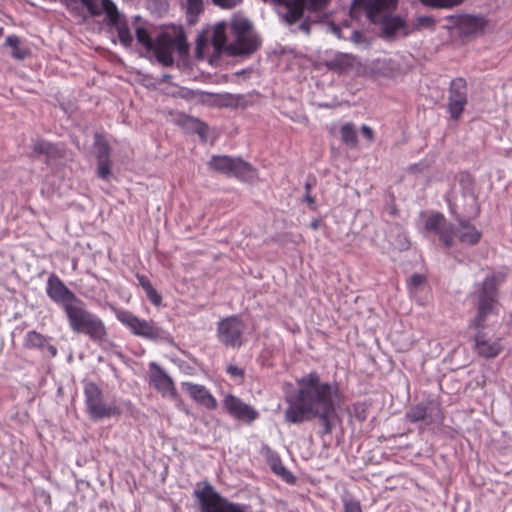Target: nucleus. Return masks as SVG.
Masks as SVG:
<instances>
[{
  "instance_id": "de8ad7c7",
  "label": "nucleus",
  "mask_w": 512,
  "mask_h": 512,
  "mask_svg": "<svg viewBox=\"0 0 512 512\" xmlns=\"http://www.w3.org/2000/svg\"><path fill=\"white\" fill-rule=\"evenodd\" d=\"M205 47H206L205 41L199 38L197 40V44H196V48H195V55H196V58H198L199 60H202L205 58V54H204Z\"/></svg>"
},
{
  "instance_id": "4be33fe9",
  "label": "nucleus",
  "mask_w": 512,
  "mask_h": 512,
  "mask_svg": "<svg viewBox=\"0 0 512 512\" xmlns=\"http://www.w3.org/2000/svg\"><path fill=\"white\" fill-rule=\"evenodd\" d=\"M356 63L357 60L353 55L337 53L326 62V65L330 70L341 74L352 70Z\"/></svg>"
},
{
  "instance_id": "8fccbe9b",
  "label": "nucleus",
  "mask_w": 512,
  "mask_h": 512,
  "mask_svg": "<svg viewBox=\"0 0 512 512\" xmlns=\"http://www.w3.org/2000/svg\"><path fill=\"white\" fill-rule=\"evenodd\" d=\"M307 18H308V19H306L305 21H303V22L300 24V26H299L300 30H302V31H303V32H305L306 34H308V33H309V31H310V25H311V23H313V24L318 23V19L312 20V19L310 18V16H308Z\"/></svg>"
},
{
  "instance_id": "b1692460",
  "label": "nucleus",
  "mask_w": 512,
  "mask_h": 512,
  "mask_svg": "<svg viewBox=\"0 0 512 512\" xmlns=\"http://www.w3.org/2000/svg\"><path fill=\"white\" fill-rule=\"evenodd\" d=\"M444 419L443 411L441 405L437 402L431 401L428 403H424L423 408V419L422 425L431 426V425H440Z\"/></svg>"
},
{
  "instance_id": "5701e85b",
  "label": "nucleus",
  "mask_w": 512,
  "mask_h": 512,
  "mask_svg": "<svg viewBox=\"0 0 512 512\" xmlns=\"http://www.w3.org/2000/svg\"><path fill=\"white\" fill-rule=\"evenodd\" d=\"M211 44L214 48L215 54L218 56L222 53L228 55V47L230 43L227 42L226 39V24L225 23H217L213 27L212 36H211Z\"/></svg>"
},
{
  "instance_id": "f257e3e1",
  "label": "nucleus",
  "mask_w": 512,
  "mask_h": 512,
  "mask_svg": "<svg viewBox=\"0 0 512 512\" xmlns=\"http://www.w3.org/2000/svg\"><path fill=\"white\" fill-rule=\"evenodd\" d=\"M297 385L296 393L286 397L285 420L288 423L300 424L317 418L322 433L331 434L338 418L337 410L342 403L338 385L321 381L316 371L298 379Z\"/></svg>"
},
{
  "instance_id": "09e8293b",
  "label": "nucleus",
  "mask_w": 512,
  "mask_h": 512,
  "mask_svg": "<svg viewBox=\"0 0 512 512\" xmlns=\"http://www.w3.org/2000/svg\"><path fill=\"white\" fill-rule=\"evenodd\" d=\"M419 26L432 27L434 25V19L429 16H422L417 19Z\"/></svg>"
},
{
  "instance_id": "9b49d317",
  "label": "nucleus",
  "mask_w": 512,
  "mask_h": 512,
  "mask_svg": "<svg viewBox=\"0 0 512 512\" xmlns=\"http://www.w3.org/2000/svg\"><path fill=\"white\" fill-rule=\"evenodd\" d=\"M225 410L235 419L251 423L259 417V412L239 397L227 394L223 399Z\"/></svg>"
},
{
  "instance_id": "473e14b6",
  "label": "nucleus",
  "mask_w": 512,
  "mask_h": 512,
  "mask_svg": "<svg viewBox=\"0 0 512 512\" xmlns=\"http://www.w3.org/2000/svg\"><path fill=\"white\" fill-rule=\"evenodd\" d=\"M47 342V337L38 333L35 330L27 332L24 338V345L30 349H44Z\"/></svg>"
},
{
  "instance_id": "ddd939ff",
  "label": "nucleus",
  "mask_w": 512,
  "mask_h": 512,
  "mask_svg": "<svg viewBox=\"0 0 512 512\" xmlns=\"http://www.w3.org/2000/svg\"><path fill=\"white\" fill-rule=\"evenodd\" d=\"M427 231L433 232L439 236L440 241L447 247L454 243L455 229L451 223H448L445 217L436 213L429 216L425 222Z\"/></svg>"
},
{
  "instance_id": "603ef678",
  "label": "nucleus",
  "mask_w": 512,
  "mask_h": 512,
  "mask_svg": "<svg viewBox=\"0 0 512 512\" xmlns=\"http://www.w3.org/2000/svg\"><path fill=\"white\" fill-rule=\"evenodd\" d=\"M362 38H363V35L361 32L359 31H353L352 34H351V40L355 43V44H359L361 43L362 41Z\"/></svg>"
},
{
  "instance_id": "4c0bfd02",
  "label": "nucleus",
  "mask_w": 512,
  "mask_h": 512,
  "mask_svg": "<svg viewBox=\"0 0 512 512\" xmlns=\"http://www.w3.org/2000/svg\"><path fill=\"white\" fill-rule=\"evenodd\" d=\"M33 152L36 154H45L47 156H54L57 152L56 147L47 141L37 140L33 143Z\"/></svg>"
},
{
  "instance_id": "c756f323",
  "label": "nucleus",
  "mask_w": 512,
  "mask_h": 512,
  "mask_svg": "<svg viewBox=\"0 0 512 512\" xmlns=\"http://www.w3.org/2000/svg\"><path fill=\"white\" fill-rule=\"evenodd\" d=\"M140 18H135V35L137 42L141 44L147 51L155 46L154 41L144 24L139 23Z\"/></svg>"
},
{
  "instance_id": "dca6fc26",
  "label": "nucleus",
  "mask_w": 512,
  "mask_h": 512,
  "mask_svg": "<svg viewBox=\"0 0 512 512\" xmlns=\"http://www.w3.org/2000/svg\"><path fill=\"white\" fill-rule=\"evenodd\" d=\"M182 387L199 405L211 410L217 407V400L205 386L191 382H183Z\"/></svg>"
},
{
  "instance_id": "aec40b11",
  "label": "nucleus",
  "mask_w": 512,
  "mask_h": 512,
  "mask_svg": "<svg viewBox=\"0 0 512 512\" xmlns=\"http://www.w3.org/2000/svg\"><path fill=\"white\" fill-rule=\"evenodd\" d=\"M399 67L392 59H376L369 65L370 73L375 77H394Z\"/></svg>"
},
{
  "instance_id": "a211bd4d",
  "label": "nucleus",
  "mask_w": 512,
  "mask_h": 512,
  "mask_svg": "<svg viewBox=\"0 0 512 512\" xmlns=\"http://www.w3.org/2000/svg\"><path fill=\"white\" fill-rule=\"evenodd\" d=\"M106 21L109 26L114 27L116 29L120 43L124 47H130L134 40L133 35L130 32L126 20L119 13V11L117 10L115 12V15H113L111 18H108Z\"/></svg>"
},
{
  "instance_id": "58836bf2",
  "label": "nucleus",
  "mask_w": 512,
  "mask_h": 512,
  "mask_svg": "<svg viewBox=\"0 0 512 512\" xmlns=\"http://www.w3.org/2000/svg\"><path fill=\"white\" fill-rule=\"evenodd\" d=\"M173 50L176 49L180 55H185L188 52V44L185 35L180 32L174 37H170Z\"/></svg>"
},
{
  "instance_id": "bb28decb",
  "label": "nucleus",
  "mask_w": 512,
  "mask_h": 512,
  "mask_svg": "<svg viewBox=\"0 0 512 512\" xmlns=\"http://www.w3.org/2000/svg\"><path fill=\"white\" fill-rule=\"evenodd\" d=\"M5 45L11 49V55L17 60H24L30 53V50L23 46L21 39L16 35L6 37Z\"/></svg>"
},
{
  "instance_id": "39448f33",
  "label": "nucleus",
  "mask_w": 512,
  "mask_h": 512,
  "mask_svg": "<svg viewBox=\"0 0 512 512\" xmlns=\"http://www.w3.org/2000/svg\"><path fill=\"white\" fill-rule=\"evenodd\" d=\"M114 311L117 320L129 328L134 335L151 341L165 340L168 338L167 332L156 326L153 321L140 319L128 310L115 309Z\"/></svg>"
},
{
  "instance_id": "1a4fd4ad",
  "label": "nucleus",
  "mask_w": 512,
  "mask_h": 512,
  "mask_svg": "<svg viewBox=\"0 0 512 512\" xmlns=\"http://www.w3.org/2000/svg\"><path fill=\"white\" fill-rule=\"evenodd\" d=\"M46 293L52 301L62 305L65 313L67 312L68 306H74L80 301V299L66 287L63 281L54 274L49 276L47 280Z\"/></svg>"
},
{
  "instance_id": "3c124183",
  "label": "nucleus",
  "mask_w": 512,
  "mask_h": 512,
  "mask_svg": "<svg viewBox=\"0 0 512 512\" xmlns=\"http://www.w3.org/2000/svg\"><path fill=\"white\" fill-rule=\"evenodd\" d=\"M361 133L362 135L369 141H373L374 140V132L372 130L371 127L367 126V125H362L361 126Z\"/></svg>"
},
{
  "instance_id": "6e6552de",
  "label": "nucleus",
  "mask_w": 512,
  "mask_h": 512,
  "mask_svg": "<svg viewBox=\"0 0 512 512\" xmlns=\"http://www.w3.org/2000/svg\"><path fill=\"white\" fill-rule=\"evenodd\" d=\"M285 7L284 18L288 24L295 23L300 19L304 10L319 12L323 10L330 0H275Z\"/></svg>"
},
{
  "instance_id": "4d7b16f0",
  "label": "nucleus",
  "mask_w": 512,
  "mask_h": 512,
  "mask_svg": "<svg viewBox=\"0 0 512 512\" xmlns=\"http://www.w3.org/2000/svg\"><path fill=\"white\" fill-rule=\"evenodd\" d=\"M305 189H306V193H307V192H310V190H311V184H310V183H306V184H305Z\"/></svg>"
},
{
  "instance_id": "a18cd8bd",
  "label": "nucleus",
  "mask_w": 512,
  "mask_h": 512,
  "mask_svg": "<svg viewBox=\"0 0 512 512\" xmlns=\"http://www.w3.org/2000/svg\"><path fill=\"white\" fill-rule=\"evenodd\" d=\"M226 372L235 379H242L244 377V370L237 365L229 364L226 368Z\"/></svg>"
},
{
  "instance_id": "2f4dec72",
  "label": "nucleus",
  "mask_w": 512,
  "mask_h": 512,
  "mask_svg": "<svg viewBox=\"0 0 512 512\" xmlns=\"http://www.w3.org/2000/svg\"><path fill=\"white\" fill-rule=\"evenodd\" d=\"M234 37L254 32L251 23L244 17H234L230 23Z\"/></svg>"
},
{
  "instance_id": "f3484780",
  "label": "nucleus",
  "mask_w": 512,
  "mask_h": 512,
  "mask_svg": "<svg viewBox=\"0 0 512 512\" xmlns=\"http://www.w3.org/2000/svg\"><path fill=\"white\" fill-rule=\"evenodd\" d=\"M155 46L150 51L155 53L157 60L165 66L173 63V46L170 36L162 34L154 41Z\"/></svg>"
},
{
  "instance_id": "ea45409f",
  "label": "nucleus",
  "mask_w": 512,
  "mask_h": 512,
  "mask_svg": "<svg viewBox=\"0 0 512 512\" xmlns=\"http://www.w3.org/2000/svg\"><path fill=\"white\" fill-rule=\"evenodd\" d=\"M424 403L414 405L406 412V418L412 423H421L423 419Z\"/></svg>"
},
{
  "instance_id": "c9c22d12",
  "label": "nucleus",
  "mask_w": 512,
  "mask_h": 512,
  "mask_svg": "<svg viewBox=\"0 0 512 512\" xmlns=\"http://www.w3.org/2000/svg\"><path fill=\"white\" fill-rule=\"evenodd\" d=\"M94 145L97 149V160L110 159L109 144L101 135H95Z\"/></svg>"
},
{
  "instance_id": "f8f14e48",
  "label": "nucleus",
  "mask_w": 512,
  "mask_h": 512,
  "mask_svg": "<svg viewBox=\"0 0 512 512\" xmlns=\"http://www.w3.org/2000/svg\"><path fill=\"white\" fill-rule=\"evenodd\" d=\"M149 384L164 397H170L172 399L177 397L173 380L156 362L149 364Z\"/></svg>"
},
{
  "instance_id": "4468645a",
  "label": "nucleus",
  "mask_w": 512,
  "mask_h": 512,
  "mask_svg": "<svg viewBox=\"0 0 512 512\" xmlns=\"http://www.w3.org/2000/svg\"><path fill=\"white\" fill-rule=\"evenodd\" d=\"M397 0H354L352 11L363 8L367 17L382 19L391 9H395Z\"/></svg>"
},
{
  "instance_id": "7c9ffc66",
  "label": "nucleus",
  "mask_w": 512,
  "mask_h": 512,
  "mask_svg": "<svg viewBox=\"0 0 512 512\" xmlns=\"http://www.w3.org/2000/svg\"><path fill=\"white\" fill-rule=\"evenodd\" d=\"M180 124L187 130L193 131L200 135L202 138H205L208 127L205 123L200 121L199 119L184 115L180 118Z\"/></svg>"
},
{
  "instance_id": "393cba45",
  "label": "nucleus",
  "mask_w": 512,
  "mask_h": 512,
  "mask_svg": "<svg viewBox=\"0 0 512 512\" xmlns=\"http://www.w3.org/2000/svg\"><path fill=\"white\" fill-rule=\"evenodd\" d=\"M486 25V21L482 16L465 15L460 19L459 26L465 35L476 34L481 32Z\"/></svg>"
},
{
  "instance_id": "c85d7f7f",
  "label": "nucleus",
  "mask_w": 512,
  "mask_h": 512,
  "mask_svg": "<svg viewBox=\"0 0 512 512\" xmlns=\"http://www.w3.org/2000/svg\"><path fill=\"white\" fill-rule=\"evenodd\" d=\"M269 465L271 470L278 476H280L286 483L293 484L296 477L283 465L281 459L273 455L269 459Z\"/></svg>"
},
{
  "instance_id": "72a5a7b5",
  "label": "nucleus",
  "mask_w": 512,
  "mask_h": 512,
  "mask_svg": "<svg viewBox=\"0 0 512 512\" xmlns=\"http://www.w3.org/2000/svg\"><path fill=\"white\" fill-rule=\"evenodd\" d=\"M342 141L349 147L355 148L358 144L357 132L352 123H346L340 130Z\"/></svg>"
},
{
  "instance_id": "7ed1b4c3",
  "label": "nucleus",
  "mask_w": 512,
  "mask_h": 512,
  "mask_svg": "<svg viewBox=\"0 0 512 512\" xmlns=\"http://www.w3.org/2000/svg\"><path fill=\"white\" fill-rule=\"evenodd\" d=\"M65 314L74 332L85 333L95 342L106 339L105 324L97 315L86 310L81 300L74 306H68Z\"/></svg>"
},
{
  "instance_id": "f704fd0d",
  "label": "nucleus",
  "mask_w": 512,
  "mask_h": 512,
  "mask_svg": "<svg viewBox=\"0 0 512 512\" xmlns=\"http://www.w3.org/2000/svg\"><path fill=\"white\" fill-rule=\"evenodd\" d=\"M424 6L433 9H452L464 0H419Z\"/></svg>"
},
{
  "instance_id": "79ce46f5",
  "label": "nucleus",
  "mask_w": 512,
  "mask_h": 512,
  "mask_svg": "<svg viewBox=\"0 0 512 512\" xmlns=\"http://www.w3.org/2000/svg\"><path fill=\"white\" fill-rule=\"evenodd\" d=\"M186 10L189 16H197L203 11V0H187Z\"/></svg>"
},
{
  "instance_id": "a19ab883",
  "label": "nucleus",
  "mask_w": 512,
  "mask_h": 512,
  "mask_svg": "<svg viewBox=\"0 0 512 512\" xmlns=\"http://www.w3.org/2000/svg\"><path fill=\"white\" fill-rule=\"evenodd\" d=\"M97 175L99 178L106 180L111 175L110 159L97 160Z\"/></svg>"
},
{
  "instance_id": "0eeeda50",
  "label": "nucleus",
  "mask_w": 512,
  "mask_h": 512,
  "mask_svg": "<svg viewBox=\"0 0 512 512\" xmlns=\"http://www.w3.org/2000/svg\"><path fill=\"white\" fill-rule=\"evenodd\" d=\"M245 324L238 316H229L218 322L217 336L221 343L229 347H240L243 344Z\"/></svg>"
},
{
  "instance_id": "5fc2aeb1",
  "label": "nucleus",
  "mask_w": 512,
  "mask_h": 512,
  "mask_svg": "<svg viewBox=\"0 0 512 512\" xmlns=\"http://www.w3.org/2000/svg\"><path fill=\"white\" fill-rule=\"evenodd\" d=\"M44 349H46L48 351V353L51 357H55L57 355V348L55 346L49 344L48 341L46 342Z\"/></svg>"
},
{
  "instance_id": "cd10ccee",
  "label": "nucleus",
  "mask_w": 512,
  "mask_h": 512,
  "mask_svg": "<svg viewBox=\"0 0 512 512\" xmlns=\"http://www.w3.org/2000/svg\"><path fill=\"white\" fill-rule=\"evenodd\" d=\"M136 279L138 280L139 285L145 291L146 296L150 302L155 306H160L162 303V297L153 287L149 278L142 274H136Z\"/></svg>"
},
{
  "instance_id": "6e6d98bb",
  "label": "nucleus",
  "mask_w": 512,
  "mask_h": 512,
  "mask_svg": "<svg viewBox=\"0 0 512 512\" xmlns=\"http://www.w3.org/2000/svg\"><path fill=\"white\" fill-rule=\"evenodd\" d=\"M332 29H333V32H334L338 37H341V36H340V28L333 26V28H332Z\"/></svg>"
},
{
  "instance_id": "412c9836",
  "label": "nucleus",
  "mask_w": 512,
  "mask_h": 512,
  "mask_svg": "<svg viewBox=\"0 0 512 512\" xmlns=\"http://www.w3.org/2000/svg\"><path fill=\"white\" fill-rule=\"evenodd\" d=\"M459 229L456 231L454 237L457 236L460 242L469 245H475L481 238V232L476 229L470 222L458 218Z\"/></svg>"
},
{
  "instance_id": "13d9d810",
  "label": "nucleus",
  "mask_w": 512,
  "mask_h": 512,
  "mask_svg": "<svg viewBox=\"0 0 512 512\" xmlns=\"http://www.w3.org/2000/svg\"><path fill=\"white\" fill-rule=\"evenodd\" d=\"M311 226H312V228L317 229L318 228V223L317 222H312Z\"/></svg>"
},
{
  "instance_id": "49530a36",
  "label": "nucleus",
  "mask_w": 512,
  "mask_h": 512,
  "mask_svg": "<svg viewBox=\"0 0 512 512\" xmlns=\"http://www.w3.org/2000/svg\"><path fill=\"white\" fill-rule=\"evenodd\" d=\"M213 3L222 8H234L242 2V0H212Z\"/></svg>"
},
{
  "instance_id": "37998d69",
  "label": "nucleus",
  "mask_w": 512,
  "mask_h": 512,
  "mask_svg": "<svg viewBox=\"0 0 512 512\" xmlns=\"http://www.w3.org/2000/svg\"><path fill=\"white\" fill-rule=\"evenodd\" d=\"M344 512H362L360 502L352 497L342 498Z\"/></svg>"
},
{
  "instance_id": "e433bc0d",
  "label": "nucleus",
  "mask_w": 512,
  "mask_h": 512,
  "mask_svg": "<svg viewBox=\"0 0 512 512\" xmlns=\"http://www.w3.org/2000/svg\"><path fill=\"white\" fill-rule=\"evenodd\" d=\"M464 198L466 200V206L464 208L465 216L469 218L476 217L480 212L476 196L473 193H468L464 195Z\"/></svg>"
},
{
  "instance_id": "864d4df0",
  "label": "nucleus",
  "mask_w": 512,
  "mask_h": 512,
  "mask_svg": "<svg viewBox=\"0 0 512 512\" xmlns=\"http://www.w3.org/2000/svg\"><path fill=\"white\" fill-rule=\"evenodd\" d=\"M304 201L311 206L312 209H315V199L314 197L310 194V192H307L305 197H304Z\"/></svg>"
},
{
  "instance_id": "423d86ee",
  "label": "nucleus",
  "mask_w": 512,
  "mask_h": 512,
  "mask_svg": "<svg viewBox=\"0 0 512 512\" xmlns=\"http://www.w3.org/2000/svg\"><path fill=\"white\" fill-rule=\"evenodd\" d=\"M208 165L216 172L234 176L245 181H249L256 176L253 167L241 158H233L227 155H214L211 157Z\"/></svg>"
},
{
  "instance_id": "20e7f679",
  "label": "nucleus",
  "mask_w": 512,
  "mask_h": 512,
  "mask_svg": "<svg viewBox=\"0 0 512 512\" xmlns=\"http://www.w3.org/2000/svg\"><path fill=\"white\" fill-rule=\"evenodd\" d=\"M84 397L86 411L93 420H103L121 415L116 401H106L101 388L93 382L85 384Z\"/></svg>"
},
{
  "instance_id": "6ab92c4d",
  "label": "nucleus",
  "mask_w": 512,
  "mask_h": 512,
  "mask_svg": "<svg viewBox=\"0 0 512 512\" xmlns=\"http://www.w3.org/2000/svg\"><path fill=\"white\" fill-rule=\"evenodd\" d=\"M91 16L105 15L106 20L115 15L118 10L112 0H81Z\"/></svg>"
},
{
  "instance_id": "f03ea898",
  "label": "nucleus",
  "mask_w": 512,
  "mask_h": 512,
  "mask_svg": "<svg viewBox=\"0 0 512 512\" xmlns=\"http://www.w3.org/2000/svg\"><path fill=\"white\" fill-rule=\"evenodd\" d=\"M498 284L496 276L487 277L483 281L479 296L478 315L473 321V326L478 329L474 337V350L479 356L487 359L497 357L503 350L500 336L493 333L491 329H480L485 317L493 309Z\"/></svg>"
},
{
  "instance_id": "a878e982",
  "label": "nucleus",
  "mask_w": 512,
  "mask_h": 512,
  "mask_svg": "<svg viewBox=\"0 0 512 512\" xmlns=\"http://www.w3.org/2000/svg\"><path fill=\"white\" fill-rule=\"evenodd\" d=\"M394 9H391L387 15H385L380 20H374L371 17H367L371 22L373 23H381L382 24V31L383 33L390 37L393 36L397 30H399L402 26V22L399 18L391 17V14L393 13Z\"/></svg>"
},
{
  "instance_id": "2eb2a0df",
  "label": "nucleus",
  "mask_w": 512,
  "mask_h": 512,
  "mask_svg": "<svg viewBox=\"0 0 512 512\" xmlns=\"http://www.w3.org/2000/svg\"><path fill=\"white\" fill-rule=\"evenodd\" d=\"M234 41L228 47L229 56L249 55L254 53L259 45L260 40L255 32L234 37Z\"/></svg>"
},
{
  "instance_id": "9d476101",
  "label": "nucleus",
  "mask_w": 512,
  "mask_h": 512,
  "mask_svg": "<svg viewBox=\"0 0 512 512\" xmlns=\"http://www.w3.org/2000/svg\"><path fill=\"white\" fill-rule=\"evenodd\" d=\"M448 111L454 120H458L467 104V84L463 78L451 81L449 87Z\"/></svg>"
},
{
  "instance_id": "c03bdc74",
  "label": "nucleus",
  "mask_w": 512,
  "mask_h": 512,
  "mask_svg": "<svg viewBox=\"0 0 512 512\" xmlns=\"http://www.w3.org/2000/svg\"><path fill=\"white\" fill-rule=\"evenodd\" d=\"M426 281V278L424 275L421 274H413L408 282L409 289L411 291L416 290L420 286H422Z\"/></svg>"
}]
</instances>
